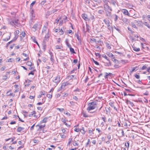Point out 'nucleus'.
Instances as JSON below:
<instances>
[{
  "instance_id": "aec40b11",
  "label": "nucleus",
  "mask_w": 150,
  "mask_h": 150,
  "mask_svg": "<svg viewBox=\"0 0 150 150\" xmlns=\"http://www.w3.org/2000/svg\"><path fill=\"white\" fill-rule=\"evenodd\" d=\"M74 77V76L73 75L69 76L67 77V79L68 80H70L72 79Z\"/></svg>"
},
{
  "instance_id": "6e6552de",
  "label": "nucleus",
  "mask_w": 150,
  "mask_h": 150,
  "mask_svg": "<svg viewBox=\"0 0 150 150\" xmlns=\"http://www.w3.org/2000/svg\"><path fill=\"white\" fill-rule=\"evenodd\" d=\"M122 12L125 15L130 16V14L128 11L125 9H123L122 10Z\"/></svg>"
},
{
  "instance_id": "69168bd1",
  "label": "nucleus",
  "mask_w": 150,
  "mask_h": 150,
  "mask_svg": "<svg viewBox=\"0 0 150 150\" xmlns=\"http://www.w3.org/2000/svg\"><path fill=\"white\" fill-rule=\"evenodd\" d=\"M35 124H33L30 128V129L31 130H33L34 129V127L35 126Z\"/></svg>"
},
{
  "instance_id": "3c124183",
  "label": "nucleus",
  "mask_w": 150,
  "mask_h": 150,
  "mask_svg": "<svg viewBox=\"0 0 150 150\" xmlns=\"http://www.w3.org/2000/svg\"><path fill=\"white\" fill-rule=\"evenodd\" d=\"M109 105L112 107H113L114 106V103L112 102H110L109 103Z\"/></svg>"
},
{
  "instance_id": "c03bdc74",
  "label": "nucleus",
  "mask_w": 150,
  "mask_h": 150,
  "mask_svg": "<svg viewBox=\"0 0 150 150\" xmlns=\"http://www.w3.org/2000/svg\"><path fill=\"white\" fill-rule=\"evenodd\" d=\"M96 130H97L100 134L102 133V131L100 129L97 128H96Z\"/></svg>"
},
{
  "instance_id": "423d86ee",
  "label": "nucleus",
  "mask_w": 150,
  "mask_h": 150,
  "mask_svg": "<svg viewBox=\"0 0 150 150\" xmlns=\"http://www.w3.org/2000/svg\"><path fill=\"white\" fill-rule=\"evenodd\" d=\"M45 126V124H42L40 122V123L36 126V127H38L39 128L38 129L39 131H40L42 128L44 127Z\"/></svg>"
},
{
  "instance_id": "f03ea898",
  "label": "nucleus",
  "mask_w": 150,
  "mask_h": 150,
  "mask_svg": "<svg viewBox=\"0 0 150 150\" xmlns=\"http://www.w3.org/2000/svg\"><path fill=\"white\" fill-rule=\"evenodd\" d=\"M97 104L98 101L97 100L89 103L88 105V107L87 108V110L89 112L91 110L95 109L97 107L96 105Z\"/></svg>"
},
{
  "instance_id": "a878e982",
  "label": "nucleus",
  "mask_w": 150,
  "mask_h": 150,
  "mask_svg": "<svg viewBox=\"0 0 150 150\" xmlns=\"http://www.w3.org/2000/svg\"><path fill=\"white\" fill-rule=\"evenodd\" d=\"M21 38H23L25 36V33L24 31H22L21 33Z\"/></svg>"
},
{
  "instance_id": "2f4dec72",
  "label": "nucleus",
  "mask_w": 150,
  "mask_h": 150,
  "mask_svg": "<svg viewBox=\"0 0 150 150\" xmlns=\"http://www.w3.org/2000/svg\"><path fill=\"white\" fill-rule=\"evenodd\" d=\"M107 54L108 55V56H109L110 57H112L113 56V54L110 52H108L107 53Z\"/></svg>"
},
{
  "instance_id": "393cba45",
  "label": "nucleus",
  "mask_w": 150,
  "mask_h": 150,
  "mask_svg": "<svg viewBox=\"0 0 150 150\" xmlns=\"http://www.w3.org/2000/svg\"><path fill=\"white\" fill-rule=\"evenodd\" d=\"M131 25H132V27L134 28L137 29V27L136 26L135 24L133 22H131Z\"/></svg>"
},
{
  "instance_id": "9d476101",
  "label": "nucleus",
  "mask_w": 150,
  "mask_h": 150,
  "mask_svg": "<svg viewBox=\"0 0 150 150\" xmlns=\"http://www.w3.org/2000/svg\"><path fill=\"white\" fill-rule=\"evenodd\" d=\"M135 23H137V25L139 26H142L143 23L141 21L135 20Z\"/></svg>"
},
{
  "instance_id": "0e129e2a",
  "label": "nucleus",
  "mask_w": 150,
  "mask_h": 150,
  "mask_svg": "<svg viewBox=\"0 0 150 150\" xmlns=\"http://www.w3.org/2000/svg\"><path fill=\"white\" fill-rule=\"evenodd\" d=\"M50 59L52 63H53L54 61V57H50Z\"/></svg>"
},
{
  "instance_id": "79ce46f5",
  "label": "nucleus",
  "mask_w": 150,
  "mask_h": 150,
  "mask_svg": "<svg viewBox=\"0 0 150 150\" xmlns=\"http://www.w3.org/2000/svg\"><path fill=\"white\" fill-rule=\"evenodd\" d=\"M125 146L127 148H128L129 147V141H128L127 143H125Z\"/></svg>"
},
{
  "instance_id": "e2e57ef3",
  "label": "nucleus",
  "mask_w": 150,
  "mask_h": 150,
  "mask_svg": "<svg viewBox=\"0 0 150 150\" xmlns=\"http://www.w3.org/2000/svg\"><path fill=\"white\" fill-rule=\"evenodd\" d=\"M97 42L99 45H101L102 43V42L101 40H98L97 41Z\"/></svg>"
},
{
  "instance_id": "1a4fd4ad",
  "label": "nucleus",
  "mask_w": 150,
  "mask_h": 150,
  "mask_svg": "<svg viewBox=\"0 0 150 150\" xmlns=\"http://www.w3.org/2000/svg\"><path fill=\"white\" fill-rule=\"evenodd\" d=\"M83 18L86 21H89V19L88 18L87 15L86 14H83L82 15Z\"/></svg>"
},
{
  "instance_id": "8fccbe9b",
  "label": "nucleus",
  "mask_w": 150,
  "mask_h": 150,
  "mask_svg": "<svg viewBox=\"0 0 150 150\" xmlns=\"http://www.w3.org/2000/svg\"><path fill=\"white\" fill-rule=\"evenodd\" d=\"M75 35L76 37V38H77V39L78 40H80L79 38V33H75Z\"/></svg>"
},
{
  "instance_id": "c756f323",
  "label": "nucleus",
  "mask_w": 150,
  "mask_h": 150,
  "mask_svg": "<svg viewBox=\"0 0 150 150\" xmlns=\"http://www.w3.org/2000/svg\"><path fill=\"white\" fill-rule=\"evenodd\" d=\"M93 130H91V129L89 130L88 132L90 135H92V134H94V133L93 132Z\"/></svg>"
},
{
  "instance_id": "de8ad7c7",
  "label": "nucleus",
  "mask_w": 150,
  "mask_h": 150,
  "mask_svg": "<svg viewBox=\"0 0 150 150\" xmlns=\"http://www.w3.org/2000/svg\"><path fill=\"white\" fill-rule=\"evenodd\" d=\"M57 109L59 110L60 112H62L64 110V109L63 108H57Z\"/></svg>"
},
{
  "instance_id": "5701e85b",
  "label": "nucleus",
  "mask_w": 150,
  "mask_h": 150,
  "mask_svg": "<svg viewBox=\"0 0 150 150\" xmlns=\"http://www.w3.org/2000/svg\"><path fill=\"white\" fill-rule=\"evenodd\" d=\"M143 24H144L145 26H147L148 28H150V26L149 24L147 22H144Z\"/></svg>"
},
{
  "instance_id": "13d9d810",
  "label": "nucleus",
  "mask_w": 150,
  "mask_h": 150,
  "mask_svg": "<svg viewBox=\"0 0 150 150\" xmlns=\"http://www.w3.org/2000/svg\"><path fill=\"white\" fill-rule=\"evenodd\" d=\"M60 32V34L61 35H63L64 34V31L62 30V29H61L59 31Z\"/></svg>"
},
{
  "instance_id": "58836bf2",
  "label": "nucleus",
  "mask_w": 150,
  "mask_h": 150,
  "mask_svg": "<svg viewBox=\"0 0 150 150\" xmlns=\"http://www.w3.org/2000/svg\"><path fill=\"white\" fill-rule=\"evenodd\" d=\"M91 17H90V18H89V20L90 19L91 20H93L95 18L94 16L93 15L91 14Z\"/></svg>"
},
{
  "instance_id": "ea45409f",
  "label": "nucleus",
  "mask_w": 150,
  "mask_h": 150,
  "mask_svg": "<svg viewBox=\"0 0 150 150\" xmlns=\"http://www.w3.org/2000/svg\"><path fill=\"white\" fill-rule=\"evenodd\" d=\"M32 64V62L30 61H28L26 63V64L28 66H31Z\"/></svg>"
},
{
  "instance_id": "412c9836",
  "label": "nucleus",
  "mask_w": 150,
  "mask_h": 150,
  "mask_svg": "<svg viewBox=\"0 0 150 150\" xmlns=\"http://www.w3.org/2000/svg\"><path fill=\"white\" fill-rule=\"evenodd\" d=\"M133 50L136 52H138L140 50V49L139 48H137L135 47H133Z\"/></svg>"
},
{
  "instance_id": "72a5a7b5",
  "label": "nucleus",
  "mask_w": 150,
  "mask_h": 150,
  "mask_svg": "<svg viewBox=\"0 0 150 150\" xmlns=\"http://www.w3.org/2000/svg\"><path fill=\"white\" fill-rule=\"evenodd\" d=\"M110 25H108L107 26V28L110 31L112 30L113 31L112 28V27Z\"/></svg>"
},
{
  "instance_id": "c85d7f7f",
  "label": "nucleus",
  "mask_w": 150,
  "mask_h": 150,
  "mask_svg": "<svg viewBox=\"0 0 150 150\" xmlns=\"http://www.w3.org/2000/svg\"><path fill=\"white\" fill-rule=\"evenodd\" d=\"M36 113V112L35 111H33V112H31L30 114H29L28 116L29 117H31L34 114H35Z\"/></svg>"
},
{
  "instance_id": "6e6d98bb",
  "label": "nucleus",
  "mask_w": 150,
  "mask_h": 150,
  "mask_svg": "<svg viewBox=\"0 0 150 150\" xmlns=\"http://www.w3.org/2000/svg\"><path fill=\"white\" fill-rule=\"evenodd\" d=\"M106 45L107 48L108 49H111V47L109 45V44H108V43H106Z\"/></svg>"
},
{
  "instance_id": "c9c22d12",
  "label": "nucleus",
  "mask_w": 150,
  "mask_h": 150,
  "mask_svg": "<svg viewBox=\"0 0 150 150\" xmlns=\"http://www.w3.org/2000/svg\"><path fill=\"white\" fill-rule=\"evenodd\" d=\"M20 31L19 30H16L14 32V35H18Z\"/></svg>"
},
{
  "instance_id": "338daca9",
  "label": "nucleus",
  "mask_w": 150,
  "mask_h": 150,
  "mask_svg": "<svg viewBox=\"0 0 150 150\" xmlns=\"http://www.w3.org/2000/svg\"><path fill=\"white\" fill-rule=\"evenodd\" d=\"M144 95L147 96L149 95V92L147 91H146V92L143 94Z\"/></svg>"
},
{
  "instance_id": "09e8293b",
  "label": "nucleus",
  "mask_w": 150,
  "mask_h": 150,
  "mask_svg": "<svg viewBox=\"0 0 150 150\" xmlns=\"http://www.w3.org/2000/svg\"><path fill=\"white\" fill-rule=\"evenodd\" d=\"M61 19V18L60 17V18H59V19H56V21H55V22L54 23H56L57 24H58V22H59V21Z\"/></svg>"
},
{
  "instance_id": "37998d69",
  "label": "nucleus",
  "mask_w": 150,
  "mask_h": 150,
  "mask_svg": "<svg viewBox=\"0 0 150 150\" xmlns=\"http://www.w3.org/2000/svg\"><path fill=\"white\" fill-rule=\"evenodd\" d=\"M47 96L49 98H51L52 97V95L51 94H48L47 95Z\"/></svg>"
},
{
  "instance_id": "39448f33",
  "label": "nucleus",
  "mask_w": 150,
  "mask_h": 150,
  "mask_svg": "<svg viewBox=\"0 0 150 150\" xmlns=\"http://www.w3.org/2000/svg\"><path fill=\"white\" fill-rule=\"evenodd\" d=\"M5 38L3 39L4 41H7L10 39L11 36V34L9 33H6L4 34L3 35Z\"/></svg>"
},
{
  "instance_id": "ddd939ff",
  "label": "nucleus",
  "mask_w": 150,
  "mask_h": 150,
  "mask_svg": "<svg viewBox=\"0 0 150 150\" xmlns=\"http://www.w3.org/2000/svg\"><path fill=\"white\" fill-rule=\"evenodd\" d=\"M24 129L25 128L24 127H18L17 129V132H19L22 131H23Z\"/></svg>"
},
{
  "instance_id": "f257e3e1",
  "label": "nucleus",
  "mask_w": 150,
  "mask_h": 150,
  "mask_svg": "<svg viewBox=\"0 0 150 150\" xmlns=\"http://www.w3.org/2000/svg\"><path fill=\"white\" fill-rule=\"evenodd\" d=\"M103 7L105 15L108 18H111L112 17V10L111 7L109 6L108 4H104Z\"/></svg>"
},
{
  "instance_id": "7ed1b4c3",
  "label": "nucleus",
  "mask_w": 150,
  "mask_h": 150,
  "mask_svg": "<svg viewBox=\"0 0 150 150\" xmlns=\"http://www.w3.org/2000/svg\"><path fill=\"white\" fill-rule=\"evenodd\" d=\"M8 23L12 26H18L19 24L20 23L19 19L17 18L13 17L12 19H9L8 20Z\"/></svg>"
},
{
  "instance_id": "a211bd4d",
  "label": "nucleus",
  "mask_w": 150,
  "mask_h": 150,
  "mask_svg": "<svg viewBox=\"0 0 150 150\" xmlns=\"http://www.w3.org/2000/svg\"><path fill=\"white\" fill-rule=\"evenodd\" d=\"M110 3L114 6H115L117 4L116 1L114 0H111L110 1Z\"/></svg>"
},
{
  "instance_id": "4c0bfd02",
  "label": "nucleus",
  "mask_w": 150,
  "mask_h": 150,
  "mask_svg": "<svg viewBox=\"0 0 150 150\" xmlns=\"http://www.w3.org/2000/svg\"><path fill=\"white\" fill-rule=\"evenodd\" d=\"M62 94H63V97H64L67 96L68 95L67 93H63Z\"/></svg>"
},
{
  "instance_id": "20e7f679",
  "label": "nucleus",
  "mask_w": 150,
  "mask_h": 150,
  "mask_svg": "<svg viewBox=\"0 0 150 150\" xmlns=\"http://www.w3.org/2000/svg\"><path fill=\"white\" fill-rule=\"evenodd\" d=\"M60 76L59 75H57V76L54 77L53 80V81L57 84L60 81Z\"/></svg>"
},
{
  "instance_id": "5fc2aeb1",
  "label": "nucleus",
  "mask_w": 150,
  "mask_h": 150,
  "mask_svg": "<svg viewBox=\"0 0 150 150\" xmlns=\"http://www.w3.org/2000/svg\"><path fill=\"white\" fill-rule=\"evenodd\" d=\"M74 131L77 132H78L79 131H80V130L79 129L77 128H75L74 129Z\"/></svg>"
},
{
  "instance_id": "4be33fe9",
  "label": "nucleus",
  "mask_w": 150,
  "mask_h": 150,
  "mask_svg": "<svg viewBox=\"0 0 150 150\" xmlns=\"http://www.w3.org/2000/svg\"><path fill=\"white\" fill-rule=\"evenodd\" d=\"M122 20L125 23H127L128 22V19L125 17L122 18Z\"/></svg>"
},
{
  "instance_id": "f8f14e48",
  "label": "nucleus",
  "mask_w": 150,
  "mask_h": 150,
  "mask_svg": "<svg viewBox=\"0 0 150 150\" xmlns=\"http://www.w3.org/2000/svg\"><path fill=\"white\" fill-rule=\"evenodd\" d=\"M126 103L127 104L130 105L132 107L134 105L133 103L131 102L130 100L128 99L126 100Z\"/></svg>"
},
{
  "instance_id": "680f3d73",
  "label": "nucleus",
  "mask_w": 150,
  "mask_h": 150,
  "mask_svg": "<svg viewBox=\"0 0 150 150\" xmlns=\"http://www.w3.org/2000/svg\"><path fill=\"white\" fill-rule=\"evenodd\" d=\"M127 28H128V30H129V31H130V33H131L132 34V33H133V31H132V30H131V28H129V27H128Z\"/></svg>"
},
{
  "instance_id": "864d4df0",
  "label": "nucleus",
  "mask_w": 150,
  "mask_h": 150,
  "mask_svg": "<svg viewBox=\"0 0 150 150\" xmlns=\"http://www.w3.org/2000/svg\"><path fill=\"white\" fill-rule=\"evenodd\" d=\"M103 57L105 59H107L108 61L109 60L108 58L107 57V56L105 55H103Z\"/></svg>"
},
{
  "instance_id": "0eeeda50",
  "label": "nucleus",
  "mask_w": 150,
  "mask_h": 150,
  "mask_svg": "<svg viewBox=\"0 0 150 150\" xmlns=\"http://www.w3.org/2000/svg\"><path fill=\"white\" fill-rule=\"evenodd\" d=\"M40 25V23H35L33 26L32 28L34 29L33 31L34 32L35 31L38 29V27Z\"/></svg>"
},
{
  "instance_id": "cd10ccee",
  "label": "nucleus",
  "mask_w": 150,
  "mask_h": 150,
  "mask_svg": "<svg viewBox=\"0 0 150 150\" xmlns=\"http://www.w3.org/2000/svg\"><path fill=\"white\" fill-rule=\"evenodd\" d=\"M57 10V9H54L52 10L51 12H47V13H49V14H52V13H54L55 12H56Z\"/></svg>"
},
{
  "instance_id": "052dcab7",
  "label": "nucleus",
  "mask_w": 150,
  "mask_h": 150,
  "mask_svg": "<svg viewBox=\"0 0 150 150\" xmlns=\"http://www.w3.org/2000/svg\"><path fill=\"white\" fill-rule=\"evenodd\" d=\"M102 118L105 122H106V118L104 116V117H102Z\"/></svg>"
},
{
  "instance_id": "2eb2a0df",
  "label": "nucleus",
  "mask_w": 150,
  "mask_h": 150,
  "mask_svg": "<svg viewBox=\"0 0 150 150\" xmlns=\"http://www.w3.org/2000/svg\"><path fill=\"white\" fill-rule=\"evenodd\" d=\"M48 119V118L45 117L40 122L42 124H45L47 122Z\"/></svg>"
},
{
  "instance_id": "774afa93",
  "label": "nucleus",
  "mask_w": 150,
  "mask_h": 150,
  "mask_svg": "<svg viewBox=\"0 0 150 150\" xmlns=\"http://www.w3.org/2000/svg\"><path fill=\"white\" fill-rule=\"evenodd\" d=\"M147 67L145 65L143 66L142 68V70H144L146 69Z\"/></svg>"
},
{
  "instance_id": "e433bc0d",
  "label": "nucleus",
  "mask_w": 150,
  "mask_h": 150,
  "mask_svg": "<svg viewBox=\"0 0 150 150\" xmlns=\"http://www.w3.org/2000/svg\"><path fill=\"white\" fill-rule=\"evenodd\" d=\"M14 137L11 138H9L8 139H5V140H6V141H8L9 140H10V139H11V142H13L14 140Z\"/></svg>"
},
{
  "instance_id": "9b49d317",
  "label": "nucleus",
  "mask_w": 150,
  "mask_h": 150,
  "mask_svg": "<svg viewBox=\"0 0 150 150\" xmlns=\"http://www.w3.org/2000/svg\"><path fill=\"white\" fill-rule=\"evenodd\" d=\"M103 21L104 22L105 24H106L107 26L111 24L108 20V19H105L103 20Z\"/></svg>"
},
{
  "instance_id": "603ef678",
  "label": "nucleus",
  "mask_w": 150,
  "mask_h": 150,
  "mask_svg": "<svg viewBox=\"0 0 150 150\" xmlns=\"http://www.w3.org/2000/svg\"><path fill=\"white\" fill-rule=\"evenodd\" d=\"M40 94L41 95H45L46 93L45 91H41L40 92Z\"/></svg>"
},
{
  "instance_id": "a19ab883",
  "label": "nucleus",
  "mask_w": 150,
  "mask_h": 150,
  "mask_svg": "<svg viewBox=\"0 0 150 150\" xmlns=\"http://www.w3.org/2000/svg\"><path fill=\"white\" fill-rule=\"evenodd\" d=\"M61 48V46L56 45L55 46V49L57 50L60 49Z\"/></svg>"
},
{
  "instance_id": "bb28decb",
  "label": "nucleus",
  "mask_w": 150,
  "mask_h": 150,
  "mask_svg": "<svg viewBox=\"0 0 150 150\" xmlns=\"http://www.w3.org/2000/svg\"><path fill=\"white\" fill-rule=\"evenodd\" d=\"M70 49V51L72 53H75V52L73 48H72L71 47L69 48Z\"/></svg>"
},
{
  "instance_id": "49530a36",
  "label": "nucleus",
  "mask_w": 150,
  "mask_h": 150,
  "mask_svg": "<svg viewBox=\"0 0 150 150\" xmlns=\"http://www.w3.org/2000/svg\"><path fill=\"white\" fill-rule=\"evenodd\" d=\"M73 144L74 146H76L78 145V144L76 141H74L73 142Z\"/></svg>"
},
{
  "instance_id": "473e14b6",
  "label": "nucleus",
  "mask_w": 150,
  "mask_h": 150,
  "mask_svg": "<svg viewBox=\"0 0 150 150\" xmlns=\"http://www.w3.org/2000/svg\"><path fill=\"white\" fill-rule=\"evenodd\" d=\"M99 14H102L104 13V10L103 9L99 10L98 11Z\"/></svg>"
},
{
  "instance_id": "7c9ffc66",
  "label": "nucleus",
  "mask_w": 150,
  "mask_h": 150,
  "mask_svg": "<svg viewBox=\"0 0 150 150\" xmlns=\"http://www.w3.org/2000/svg\"><path fill=\"white\" fill-rule=\"evenodd\" d=\"M35 1H33L30 5V8L32 9L34 4H35Z\"/></svg>"
},
{
  "instance_id": "6ab92c4d",
  "label": "nucleus",
  "mask_w": 150,
  "mask_h": 150,
  "mask_svg": "<svg viewBox=\"0 0 150 150\" xmlns=\"http://www.w3.org/2000/svg\"><path fill=\"white\" fill-rule=\"evenodd\" d=\"M31 38L33 40V41L34 42L36 43L38 45H39L38 44L35 38V37L33 36L31 37Z\"/></svg>"
},
{
  "instance_id": "b1692460",
  "label": "nucleus",
  "mask_w": 150,
  "mask_h": 150,
  "mask_svg": "<svg viewBox=\"0 0 150 150\" xmlns=\"http://www.w3.org/2000/svg\"><path fill=\"white\" fill-rule=\"evenodd\" d=\"M113 62L116 64H118L119 63V62L116 59L113 58L112 60Z\"/></svg>"
},
{
  "instance_id": "f3484780",
  "label": "nucleus",
  "mask_w": 150,
  "mask_h": 150,
  "mask_svg": "<svg viewBox=\"0 0 150 150\" xmlns=\"http://www.w3.org/2000/svg\"><path fill=\"white\" fill-rule=\"evenodd\" d=\"M65 42L66 43V44L67 46L69 48L71 47V45L68 42V40L67 39H66L65 40Z\"/></svg>"
},
{
  "instance_id": "4468645a",
  "label": "nucleus",
  "mask_w": 150,
  "mask_h": 150,
  "mask_svg": "<svg viewBox=\"0 0 150 150\" xmlns=\"http://www.w3.org/2000/svg\"><path fill=\"white\" fill-rule=\"evenodd\" d=\"M68 83L67 82L63 83L62 84L61 86H60L61 89L64 88L66 86L68 85Z\"/></svg>"
},
{
  "instance_id": "dca6fc26",
  "label": "nucleus",
  "mask_w": 150,
  "mask_h": 150,
  "mask_svg": "<svg viewBox=\"0 0 150 150\" xmlns=\"http://www.w3.org/2000/svg\"><path fill=\"white\" fill-rule=\"evenodd\" d=\"M105 66H110L111 65V63L109 60H108V62L105 63Z\"/></svg>"
},
{
  "instance_id": "bf43d9fd",
  "label": "nucleus",
  "mask_w": 150,
  "mask_h": 150,
  "mask_svg": "<svg viewBox=\"0 0 150 150\" xmlns=\"http://www.w3.org/2000/svg\"><path fill=\"white\" fill-rule=\"evenodd\" d=\"M134 76L137 79H139L140 78V76L138 74H135Z\"/></svg>"
},
{
  "instance_id": "f704fd0d",
  "label": "nucleus",
  "mask_w": 150,
  "mask_h": 150,
  "mask_svg": "<svg viewBox=\"0 0 150 150\" xmlns=\"http://www.w3.org/2000/svg\"><path fill=\"white\" fill-rule=\"evenodd\" d=\"M91 41L94 42H97V40H96V39L95 38H92L90 39V41Z\"/></svg>"
},
{
  "instance_id": "4d7b16f0",
  "label": "nucleus",
  "mask_w": 150,
  "mask_h": 150,
  "mask_svg": "<svg viewBox=\"0 0 150 150\" xmlns=\"http://www.w3.org/2000/svg\"><path fill=\"white\" fill-rule=\"evenodd\" d=\"M5 66H4L0 68V70H1V71H3L5 70Z\"/></svg>"
},
{
  "instance_id": "a18cd8bd",
  "label": "nucleus",
  "mask_w": 150,
  "mask_h": 150,
  "mask_svg": "<svg viewBox=\"0 0 150 150\" xmlns=\"http://www.w3.org/2000/svg\"><path fill=\"white\" fill-rule=\"evenodd\" d=\"M8 78V77L6 75H5L3 76V79L4 80H6Z\"/></svg>"
}]
</instances>
